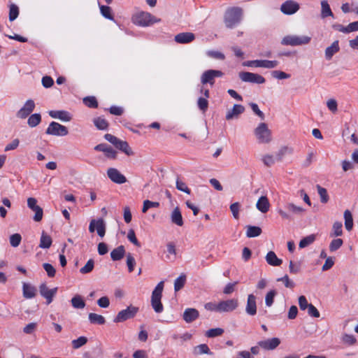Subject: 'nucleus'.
Listing matches in <instances>:
<instances>
[{"label":"nucleus","mask_w":358,"mask_h":358,"mask_svg":"<svg viewBox=\"0 0 358 358\" xmlns=\"http://www.w3.org/2000/svg\"><path fill=\"white\" fill-rule=\"evenodd\" d=\"M159 206V202H155V201H149V200H145L143 201V208H142V212L143 213H146L148 211V210L150 208H158Z\"/></svg>","instance_id":"nucleus-55"},{"label":"nucleus","mask_w":358,"mask_h":358,"mask_svg":"<svg viewBox=\"0 0 358 358\" xmlns=\"http://www.w3.org/2000/svg\"><path fill=\"white\" fill-rule=\"evenodd\" d=\"M195 38V36L191 32H182L175 36V41L178 43H187L192 42Z\"/></svg>","instance_id":"nucleus-22"},{"label":"nucleus","mask_w":358,"mask_h":358,"mask_svg":"<svg viewBox=\"0 0 358 358\" xmlns=\"http://www.w3.org/2000/svg\"><path fill=\"white\" fill-rule=\"evenodd\" d=\"M124 247L123 245H120L111 251L110 257L113 261H119L124 257Z\"/></svg>","instance_id":"nucleus-27"},{"label":"nucleus","mask_w":358,"mask_h":358,"mask_svg":"<svg viewBox=\"0 0 358 358\" xmlns=\"http://www.w3.org/2000/svg\"><path fill=\"white\" fill-rule=\"evenodd\" d=\"M49 115L52 118H57L64 122H69L71 120L70 114L64 110H50Z\"/></svg>","instance_id":"nucleus-23"},{"label":"nucleus","mask_w":358,"mask_h":358,"mask_svg":"<svg viewBox=\"0 0 358 358\" xmlns=\"http://www.w3.org/2000/svg\"><path fill=\"white\" fill-rule=\"evenodd\" d=\"M116 148L122 151L123 152H124L128 156L134 155V152L132 151L131 148L129 147V144L126 141L119 140L116 145Z\"/></svg>","instance_id":"nucleus-33"},{"label":"nucleus","mask_w":358,"mask_h":358,"mask_svg":"<svg viewBox=\"0 0 358 358\" xmlns=\"http://www.w3.org/2000/svg\"><path fill=\"white\" fill-rule=\"evenodd\" d=\"M321 7H322L321 17L322 18H325L329 16H331V17L334 16V14H333L330 8V6L327 1L323 0L321 1Z\"/></svg>","instance_id":"nucleus-35"},{"label":"nucleus","mask_w":358,"mask_h":358,"mask_svg":"<svg viewBox=\"0 0 358 358\" xmlns=\"http://www.w3.org/2000/svg\"><path fill=\"white\" fill-rule=\"evenodd\" d=\"M32 210L35 213L34 220L35 222H40L43 218V209L38 206L36 208H34Z\"/></svg>","instance_id":"nucleus-62"},{"label":"nucleus","mask_w":358,"mask_h":358,"mask_svg":"<svg viewBox=\"0 0 358 358\" xmlns=\"http://www.w3.org/2000/svg\"><path fill=\"white\" fill-rule=\"evenodd\" d=\"M71 305L74 308L83 309L85 306V302L83 299L82 296L77 294L74 296L71 300Z\"/></svg>","instance_id":"nucleus-34"},{"label":"nucleus","mask_w":358,"mask_h":358,"mask_svg":"<svg viewBox=\"0 0 358 358\" xmlns=\"http://www.w3.org/2000/svg\"><path fill=\"white\" fill-rule=\"evenodd\" d=\"M10 244L12 247H17L22 241V236L20 234H14L10 236Z\"/></svg>","instance_id":"nucleus-50"},{"label":"nucleus","mask_w":358,"mask_h":358,"mask_svg":"<svg viewBox=\"0 0 358 358\" xmlns=\"http://www.w3.org/2000/svg\"><path fill=\"white\" fill-rule=\"evenodd\" d=\"M107 176L112 182L116 184H123L127 182L126 177L115 168H109L107 170Z\"/></svg>","instance_id":"nucleus-14"},{"label":"nucleus","mask_w":358,"mask_h":358,"mask_svg":"<svg viewBox=\"0 0 358 358\" xmlns=\"http://www.w3.org/2000/svg\"><path fill=\"white\" fill-rule=\"evenodd\" d=\"M254 133L259 143L267 144L272 141L271 131L264 122L260 123L255 129Z\"/></svg>","instance_id":"nucleus-5"},{"label":"nucleus","mask_w":358,"mask_h":358,"mask_svg":"<svg viewBox=\"0 0 358 358\" xmlns=\"http://www.w3.org/2000/svg\"><path fill=\"white\" fill-rule=\"evenodd\" d=\"M19 15V8L17 5L12 3L9 6V20H15Z\"/></svg>","instance_id":"nucleus-43"},{"label":"nucleus","mask_w":358,"mask_h":358,"mask_svg":"<svg viewBox=\"0 0 358 358\" xmlns=\"http://www.w3.org/2000/svg\"><path fill=\"white\" fill-rule=\"evenodd\" d=\"M192 334L188 332H186L181 335L175 334L172 336V338L174 341L179 342L180 344H183L185 342L189 341L192 338Z\"/></svg>","instance_id":"nucleus-38"},{"label":"nucleus","mask_w":358,"mask_h":358,"mask_svg":"<svg viewBox=\"0 0 358 358\" xmlns=\"http://www.w3.org/2000/svg\"><path fill=\"white\" fill-rule=\"evenodd\" d=\"M88 318L92 324H103L106 322L104 317L96 313H90Z\"/></svg>","instance_id":"nucleus-36"},{"label":"nucleus","mask_w":358,"mask_h":358,"mask_svg":"<svg viewBox=\"0 0 358 358\" xmlns=\"http://www.w3.org/2000/svg\"><path fill=\"white\" fill-rule=\"evenodd\" d=\"M94 266V262L93 259H89L86 264L80 269L81 273L85 274L90 273Z\"/></svg>","instance_id":"nucleus-52"},{"label":"nucleus","mask_w":358,"mask_h":358,"mask_svg":"<svg viewBox=\"0 0 358 358\" xmlns=\"http://www.w3.org/2000/svg\"><path fill=\"white\" fill-rule=\"evenodd\" d=\"M52 243V240L50 236L43 231L40 239L39 247L43 249H48L51 246Z\"/></svg>","instance_id":"nucleus-30"},{"label":"nucleus","mask_w":358,"mask_h":358,"mask_svg":"<svg viewBox=\"0 0 358 358\" xmlns=\"http://www.w3.org/2000/svg\"><path fill=\"white\" fill-rule=\"evenodd\" d=\"M239 78L242 81L250 83L263 84L266 81L262 76L250 72H240Z\"/></svg>","instance_id":"nucleus-9"},{"label":"nucleus","mask_w":358,"mask_h":358,"mask_svg":"<svg viewBox=\"0 0 358 358\" xmlns=\"http://www.w3.org/2000/svg\"><path fill=\"white\" fill-rule=\"evenodd\" d=\"M223 75V72L219 70H207L202 73L201 82L203 85L208 83L210 86H213L215 83V78H221Z\"/></svg>","instance_id":"nucleus-8"},{"label":"nucleus","mask_w":358,"mask_h":358,"mask_svg":"<svg viewBox=\"0 0 358 358\" xmlns=\"http://www.w3.org/2000/svg\"><path fill=\"white\" fill-rule=\"evenodd\" d=\"M338 41H335L333 43L327 47L325 50V57L327 59L330 60L333 55L339 51Z\"/></svg>","instance_id":"nucleus-29"},{"label":"nucleus","mask_w":358,"mask_h":358,"mask_svg":"<svg viewBox=\"0 0 358 358\" xmlns=\"http://www.w3.org/2000/svg\"><path fill=\"white\" fill-rule=\"evenodd\" d=\"M87 342L85 336H80L78 338L72 341V347L73 349H78L85 345Z\"/></svg>","instance_id":"nucleus-46"},{"label":"nucleus","mask_w":358,"mask_h":358,"mask_svg":"<svg viewBox=\"0 0 358 358\" xmlns=\"http://www.w3.org/2000/svg\"><path fill=\"white\" fill-rule=\"evenodd\" d=\"M316 188H317L318 194L320 195L321 203H327L329 198V195H328L327 189L325 188L321 187L320 185H317Z\"/></svg>","instance_id":"nucleus-39"},{"label":"nucleus","mask_w":358,"mask_h":358,"mask_svg":"<svg viewBox=\"0 0 358 358\" xmlns=\"http://www.w3.org/2000/svg\"><path fill=\"white\" fill-rule=\"evenodd\" d=\"M343 225L341 222H335L333 224L331 231L329 234L330 237L334 238L343 235Z\"/></svg>","instance_id":"nucleus-31"},{"label":"nucleus","mask_w":358,"mask_h":358,"mask_svg":"<svg viewBox=\"0 0 358 358\" xmlns=\"http://www.w3.org/2000/svg\"><path fill=\"white\" fill-rule=\"evenodd\" d=\"M315 240V235L311 234L302 238L299 244L300 248H303L312 244Z\"/></svg>","instance_id":"nucleus-41"},{"label":"nucleus","mask_w":358,"mask_h":358,"mask_svg":"<svg viewBox=\"0 0 358 358\" xmlns=\"http://www.w3.org/2000/svg\"><path fill=\"white\" fill-rule=\"evenodd\" d=\"M345 227L348 231H351L353 227V219L351 212L349 210L344 211Z\"/></svg>","instance_id":"nucleus-32"},{"label":"nucleus","mask_w":358,"mask_h":358,"mask_svg":"<svg viewBox=\"0 0 358 358\" xmlns=\"http://www.w3.org/2000/svg\"><path fill=\"white\" fill-rule=\"evenodd\" d=\"M257 208L262 213H266L268 211L270 203L266 196H262L256 203Z\"/></svg>","instance_id":"nucleus-24"},{"label":"nucleus","mask_w":358,"mask_h":358,"mask_svg":"<svg viewBox=\"0 0 358 358\" xmlns=\"http://www.w3.org/2000/svg\"><path fill=\"white\" fill-rule=\"evenodd\" d=\"M280 344L278 338H268L258 342V345L265 350H273Z\"/></svg>","instance_id":"nucleus-17"},{"label":"nucleus","mask_w":358,"mask_h":358,"mask_svg":"<svg viewBox=\"0 0 358 358\" xmlns=\"http://www.w3.org/2000/svg\"><path fill=\"white\" fill-rule=\"evenodd\" d=\"M311 38L308 36L287 35L282 38L281 44L283 45L298 46L310 43Z\"/></svg>","instance_id":"nucleus-6"},{"label":"nucleus","mask_w":358,"mask_h":358,"mask_svg":"<svg viewBox=\"0 0 358 358\" xmlns=\"http://www.w3.org/2000/svg\"><path fill=\"white\" fill-rule=\"evenodd\" d=\"M160 19H157L150 13L147 12H139L132 16V22L137 25L148 27L155 22H158Z\"/></svg>","instance_id":"nucleus-4"},{"label":"nucleus","mask_w":358,"mask_h":358,"mask_svg":"<svg viewBox=\"0 0 358 358\" xmlns=\"http://www.w3.org/2000/svg\"><path fill=\"white\" fill-rule=\"evenodd\" d=\"M238 306V301L237 299H230L219 302L220 313L234 311Z\"/></svg>","instance_id":"nucleus-13"},{"label":"nucleus","mask_w":358,"mask_h":358,"mask_svg":"<svg viewBox=\"0 0 358 358\" xmlns=\"http://www.w3.org/2000/svg\"><path fill=\"white\" fill-rule=\"evenodd\" d=\"M277 281L282 282L285 286L287 288H293L294 287V283L292 280H290L287 275H285L282 278H278Z\"/></svg>","instance_id":"nucleus-61"},{"label":"nucleus","mask_w":358,"mask_h":358,"mask_svg":"<svg viewBox=\"0 0 358 358\" xmlns=\"http://www.w3.org/2000/svg\"><path fill=\"white\" fill-rule=\"evenodd\" d=\"M199 108L203 112H206L208 108V101L206 98L199 97L197 101Z\"/></svg>","instance_id":"nucleus-57"},{"label":"nucleus","mask_w":358,"mask_h":358,"mask_svg":"<svg viewBox=\"0 0 358 358\" xmlns=\"http://www.w3.org/2000/svg\"><path fill=\"white\" fill-rule=\"evenodd\" d=\"M299 9V4L292 0L286 1L281 5L280 10L286 15H292Z\"/></svg>","instance_id":"nucleus-16"},{"label":"nucleus","mask_w":358,"mask_h":358,"mask_svg":"<svg viewBox=\"0 0 358 358\" xmlns=\"http://www.w3.org/2000/svg\"><path fill=\"white\" fill-rule=\"evenodd\" d=\"M128 240L131 242L136 246L140 247L141 244L136 237L135 231L134 229H129L127 234Z\"/></svg>","instance_id":"nucleus-59"},{"label":"nucleus","mask_w":358,"mask_h":358,"mask_svg":"<svg viewBox=\"0 0 358 358\" xmlns=\"http://www.w3.org/2000/svg\"><path fill=\"white\" fill-rule=\"evenodd\" d=\"M100 10L101 15L110 20H113V16L111 14V8L109 6H100Z\"/></svg>","instance_id":"nucleus-54"},{"label":"nucleus","mask_w":358,"mask_h":358,"mask_svg":"<svg viewBox=\"0 0 358 358\" xmlns=\"http://www.w3.org/2000/svg\"><path fill=\"white\" fill-rule=\"evenodd\" d=\"M45 133L53 136H66L69 133L67 128L56 122H52L47 128Z\"/></svg>","instance_id":"nucleus-11"},{"label":"nucleus","mask_w":358,"mask_h":358,"mask_svg":"<svg viewBox=\"0 0 358 358\" xmlns=\"http://www.w3.org/2000/svg\"><path fill=\"white\" fill-rule=\"evenodd\" d=\"M96 229L99 236H104L106 233V225L103 219H99L98 220H96Z\"/></svg>","instance_id":"nucleus-45"},{"label":"nucleus","mask_w":358,"mask_h":358,"mask_svg":"<svg viewBox=\"0 0 358 358\" xmlns=\"http://www.w3.org/2000/svg\"><path fill=\"white\" fill-rule=\"evenodd\" d=\"M138 311V308L129 306L126 309L120 311L113 320V322L115 323L122 322L127 320L133 318L135 317Z\"/></svg>","instance_id":"nucleus-7"},{"label":"nucleus","mask_w":358,"mask_h":358,"mask_svg":"<svg viewBox=\"0 0 358 358\" xmlns=\"http://www.w3.org/2000/svg\"><path fill=\"white\" fill-rule=\"evenodd\" d=\"M199 316V313L195 308H187L183 313V320L187 323L192 322L196 320Z\"/></svg>","instance_id":"nucleus-21"},{"label":"nucleus","mask_w":358,"mask_h":358,"mask_svg":"<svg viewBox=\"0 0 358 358\" xmlns=\"http://www.w3.org/2000/svg\"><path fill=\"white\" fill-rule=\"evenodd\" d=\"M262 162L266 166H271L275 163V158L271 155H266L262 157Z\"/></svg>","instance_id":"nucleus-63"},{"label":"nucleus","mask_w":358,"mask_h":358,"mask_svg":"<svg viewBox=\"0 0 358 358\" xmlns=\"http://www.w3.org/2000/svg\"><path fill=\"white\" fill-rule=\"evenodd\" d=\"M265 258L266 262L273 266H278L282 263V260L279 259L273 251L268 252Z\"/></svg>","instance_id":"nucleus-26"},{"label":"nucleus","mask_w":358,"mask_h":358,"mask_svg":"<svg viewBox=\"0 0 358 358\" xmlns=\"http://www.w3.org/2000/svg\"><path fill=\"white\" fill-rule=\"evenodd\" d=\"M262 233V229L259 227L248 226L247 228L246 236L249 238L257 237Z\"/></svg>","instance_id":"nucleus-40"},{"label":"nucleus","mask_w":358,"mask_h":358,"mask_svg":"<svg viewBox=\"0 0 358 358\" xmlns=\"http://www.w3.org/2000/svg\"><path fill=\"white\" fill-rule=\"evenodd\" d=\"M244 111L245 108L243 106L240 104H235L233 106V108L227 113L226 119L227 120H230L234 118H237L238 115L242 114Z\"/></svg>","instance_id":"nucleus-19"},{"label":"nucleus","mask_w":358,"mask_h":358,"mask_svg":"<svg viewBox=\"0 0 358 358\" xmlns=\"http://www.w3.org/2000/svg\"><path fill=\"white\" fill-rule=\"evenodd\" d=\"M285 207L287 210H284L282 208L277 209L278 213L282 220H292V215H301L305 212L303 208L291 202L287 203Z\"/></svg>","instance_id":"nucleus-3"},{"label":"nucleus","mask_w":358,"mask_h":358,"mask_svg":"<svg viewBox=\"0 0 358 358\" xmlns=\"http://www.w3.org/2000/svg\"><path fill=\"white\" fill-rule=\"evenodd\" d=\"M275 295L276 292L275 290H271L266 294L265 303L266 306L271 307L273 305Z\"/></svg>","instance_id":"nucleus-53"},{"label":"nucleus","mask_w":358,"mask_h":358,"mask_svg":"<svg viewBox=\"0 0 358 358\" xmlns=\"http://www.w3.org/2000/svg\"><path fill=\"white\" fill-rule=\"evenodd\" d=\"M94 123L99 129L104 130L108 128V124L107 121L102 117H97L94 119Z\"/></svg>","instance_id":"nucleus-47"},{"label":"nucleus","mask_w":358,"mask_h":358,"mask_svg":"<svg viewBox=\"0 0 358 358\" xmlns=\"http://www.w3.org/2000/svg\"><path fill=\"white\" fill-rule=\"evenodd\" d=\"M186 281V276L185 275H181L178 278H177L175 280L174 282V289L176 292H178L180 289H181Z\"/></svg>","instance_id":"nucleus-44"},{"label":"nucleus","mask_w":358,"mask_h":358,"mask_svg":"<svg viewBox=\"0 0 358 358\" xmlns=\"http://www.w3.org/2000/svg\"><path fill=\"white\" fill-rule=\"evenodd\" d=\"M41 122V115L39 113L31 115L27 120V124L30 127H35Z\"/></svg>","instance_id":"nucleus-37"},{"label":"nucleus","mask_w":358,"mask_h":358,"mask_svg":"<svg viewBox=\"0 0 358 358\" xmlns=\"http://www.w3.org/2000/svg\"><path fill=\"white\" fill-rule=\"evenodd\" d=\"M293 152V148L289 146H283L280 148L276 154L277 159L280 161L282 158L286 155H290Z\"/></svg>","instance_id":"nucleus-42"},{"label":"nucleus","mask_w":358,"mask_h":358,"mask_svg":"<svg viewBox=\"0 0 358 358\" xmlns=\"http://www.w3.org/2000/svg\"><path fill=\"white\" fill-rule=\"evenodd\" d=\"M35 103L32 99L27 100L24 106L17 112L16 116L20 119H25L33 112Z\"/></svg>","instance_id":"nucleus-12"},{"label":"nucleus","mask_w":358,"mask_h":358,"mask_svg":"<svg viewBox=\"0 0 358 358\" xmlns=\"http://www.w3.org/2000/svg\"><path fill=\"white\" fill-rule=\"evenodd\" d=\"M43 267L50 278H53L55 275L56 271L52 264L49 263H44L43 264Z\"/></svg>","instance_id":"nucleus-58"},{"label":"nucleus","mask_w":358,"mask_h":358,"mask_svg":"<svg viewBox=\"0 0 358 358\" xmlns=\"http://www.w3.org/2000/svg\"><path fill=\"white\" fill-rule=\"evenodd\" d=\"M36 288L29 283L23 282L22 293L25 299H32L36 295Z\"/></svg>","instance_id":"nucleus-20"},{"label":"nucleus","mask_w":358,"mask_h":358,"mask_svg":"<svg viewBox=\"0 0 358 358\" xmlns=\"http://www.w3.org/2000/svg\"><path fill=\"white\" fill-rule=\"evenodd\" d=\"M327 106L333 113H335L338 110L337 101L334 99H329L327 102Z\"/></svg>","instance_id":"nucleus-64"},{"label":"nucleus","mask_w":358,"mask_h":358,"mask_svg":"<svg viewBox=\"0 0 358 358\" xmlns=\"http://www.w3.org/2000/svg\"><path fill=\"white\" fill-rule=\"evenodd\" d=\"M194 355L199 356L201 355H212V352L206 344H200L195 346L192 350Z\"/></svg>","instance_id":"nucleus-28"},{"label":"nucleus","mask_w":358,"mask_h":358,"mask_svg":"<svg viewBox=\"0 0 358 358\" xmlns=\"http://www.w3.org/2000/svg\"><path fill=\"white\" fill-rule=\"evenodd\" d=\"M176 188L178 190L183 192L187 194H190V193H191V191L187 187V185L184 182L178 180V179L176 180Z\"/></svg>","instance_id":"nucleus-60"},{"label":"nucleus","mask_w":358,"mask_h":358,"mask_svg":"<svg viewBox=\"0 0 358 358\" xmlns=\"http://www.w3.org/2000/svg\"><path fill=\"white\" fill-rule=\"evenodd\" d=\"M83 103L90 108H96L98 107V102L94 96L85 97Z\"/></svg>","instance_id":"nucleus-49"},{"label":"nucleus","mask_w":358,"mask_h":358,"mask_svg":"<svg viewBox=\"0 0 358 358\" xmlns=\"http://www.w3.org/2000/svg\"><path fill=\"white\" fill-rule=\"evenodd\" d=\"M343 244V241L341 238L333 239L329 244V250L334 252L339 249Z\"/></svg>","instance_id":"nucleus-51"},{"label":"nucleus","mask_w":358,"mask_h":358,"mask_svg":"<svg viewBox=\"0 0 358 358\" xmlns=\"http://www.w3.org/2000/svg\"><path fill=\"white\" fill-rule=\"evenodd\" d=\"M243 9L240 7L229 8L224 16V22L227 27L234 28L241 20Z\"/></svg>","instance_id":"nucleus-1"},{"label":"nucleus","mask_w":358,"mask_h":358,"mask_svg":"<svg viewBox=\"0 0 358 358\" xmlns=\"http://www.w3.org/2000/svg\"><path fill=\"white\" fill-rule=\"evenodd\" d=\"M256 299V296L252 294H250L248 296L245 312L250 316H254L257 313Z\"/></svg>","instance_id":"nucleus-18"},{"label":"nucleus","mask_w":358,"mask_h":358,"mask_svg":"<svg viewBox=\"0 0 358 358\" xmlns=\"http://www.w3.org/2000/svg\"><path fill=\"white\" fill-rule=\"evenodd\" d=\"M171 220L173 224L178 226L183 225V220L179 207L177 206L173 209L171 215Z\"/></svg>","instance_id":"nucleus-25"},{"label":"nucleus","mask_w":358,"mask_h":358,"mask_svg":"<svg viewBox=\"0 0 358 358\" xmlns=\"http://www.w3.org/2000/svg\"><path fill=\"white\" fill-rule=\"evenodd\" d=\"M135 264V259L134 258L131 253H128L127 255V265L129 273H131L134 270Z\"/></svg>","instance_id":"nucleus-56"},{"label":"nucleus","mask_w":358,"mask_h":358,"mask_svg":"<svg viewBox=\"0 0 358 358\" xmlns=\"http://www.w3.org/2000/svg\"><path fill=\"white\" fill-rule=\"evenodd\" d=\"M224 333V329L222 328H214L208 330L206 332V336L208 338H214L221 336Z\"/></svg>","instance_id":"nucleus-48"},{"label":"nucleus","mask_w":358,"mask_h":358,"mask_svg":"<svg viewBox=\"0 0 358 358\" xmlns=\"http://www.w3.org/2000/svg\"><path fill=\"white\" fill-rule=\"evenodd\" d=\"M39 292L41 295L46 299L47 304H50L57 292V287L50 289L46 284L42 283L39 286Z\"/></svg>","instance_id":"nucleus-15"},{"label":"nucleus","mask_w":358,"mask_h":358,"mask_svg":"<svg viewBox=\"0 0 358 358\" xmlns=\"http://www.w3.org/2000/svg\"><path fill=\"white\" fill-rule=\"evenodd\" d=\"M164 289V281L159 282L152 292L151 306L157 313H161L164 310V306L161 299Z\"/></svg>","instance_id":"nucleus-2"},{"label":"nucleus","mask_w":358,"mask_h":358,"mask_svg":"<svg viewBox=\"0 0 358 358\" xmlns=\"http://www.w3.org/2000/svg\"><path fill=\"white\" fill-rule=\"evenodd\" d=\"M245 66H255L262 67L265 69H274L278 66V62L276 60H251L245 62L243 64Z\"/></svg>","instance_id":"nucleus-10"}]
</instances>
